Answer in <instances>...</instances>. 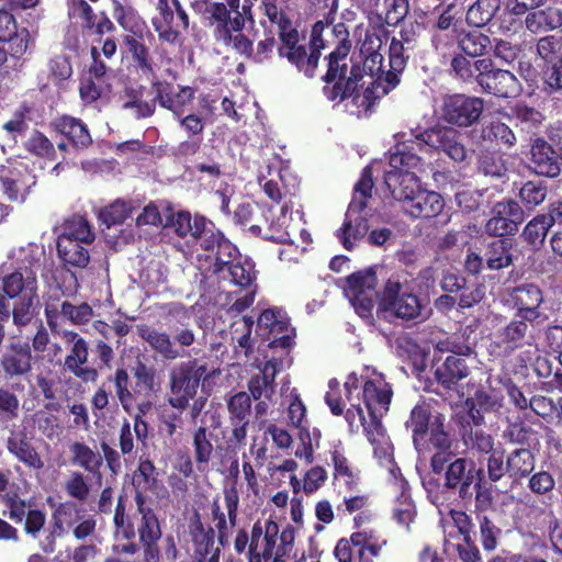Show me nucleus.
Here are the masks:
<instances>
[{"instance_id":"nucleus-1","label":"nucleus","mask_w":562,"mask_h":562,"mask_svg":"<svg viewBox=\"0 0 562 562\" xmlns=\"http://www.w3.org/2000/svg\"><path fill=\"white\" fill-rule=\"evenodd\" d=\"M383 41L376 33H366L358 54L349 57L350 50L334 48L325 56L326 72L321 77L322 92L328 101L344 102L351 99L357 102L364 77L371 81L382 70Z\"/></svg>"},{"instance_id":"nucleus-2","label":"nucleus","mask_w":562,"mask_h":562,"mask_svg":"<svg viewBox=\"0 0 562 562\" xmlns=\"http://www.w3.org/2000/svg\"><path fill=\"white\" fill-rule=\"evenodd\" d=\"M339 0H325V7L328 11L324 20L316 21L311 31L308 42L300 34L299 30L291 26L277 32L279 45L277 46L278 56L285 58L299 72L306 78L313 79L316 76L322 50L328 46V42L323 37L325 26H328L337 13Z\"/></svg>"},{"instance_id":"nucleus-3","label":"nucleus","mask_w":562,"mask_h":562,"mask_svg":"<svg viewBox=\"0 0 562 562\" xmlns=\"http://www.w3.org/2000/svg\"><path fill=\"white\" fill-rule=\"evenodd\" d=\"M429 468L430 472L422 476V484L429 502L436 506L443 505L453 495L464 503L471 502L472 485L484 471L472 459L457 453L446 458L441 468L437 469L435 464Z\"/></svg>"},{"instance_id":"nucleus-4","label":"nucleus","mask_w":562,"mask_h":562,"mask_svg":"<svg viewBox=\"0 0 562 562\" xmlns=\"http://www.w3.org/2000/svg\"><path fill=\"white\" fill-rule=\"evenodd\" d=\"M41 260L33 254H27L22 259V266L2 278L3 292L10 299L19 297L11 311L15 326H26L35 316V310L40 303L37 270Z\"/></svg>"},{"instance_id":"nucleus-5","label":"nucleus","mask_w":562,"mask_h":562,"mask_svg":"<svg viewBox=\"0 0 562 562\" xmlns=\"http://www.w3.org/2000/svg\"><path fill=\"white\" fill-rule=\"evenodd\" d=\"M139 520L135 526L136 536L113 546V552L119 557L133 558L132 562H159L160 550L158 542L162 531L159 519L153 508L146 506V497L134 496Z\"/></svg>"},{"instance_id":"nucleus-6","label":"nucleus","mask_w":562,"mask_h":562,"mask_svg":"<svg viewBox=\"0 0 562 562\" xmlns=\"http://www.w3.org/2000/svg\"><path fill=\"white\" fill-rule=\"evenodd\" d=\"M220 374V370L205 358H192L180 362L169 374L170 395L168 404L176 409L189 407L198 394L200 384L204 389L209 380Z\"/></svg>"},{"instance_id":"nucleus-7","label":"nucleus","mask_w":562,"mask_h":562,"mask_svg":"<svg viewBox=\"0 0 562 562\" xmlns=\"http://www.w3.org/2000/svg\"><path fill=\"white\" fill-rule=\"evenodd\" d=\"M131 372L134 380L131 389L130 373L124 367H117L106 378V381L113 384L115 397L125 412H130L136 398H153L161 390L160 376L154 366L147 364L137 358Z\"/></svg>"},{"instance_id":"nucleus-8","label":"nucleus","mask_w":562,"mask_h":562,"mask_svg":"<svg viewBox=\"0 0 562 562\" xmlns=\"http://www.w3.org/2000/svg\"><path fill=\"white\" fill-rule=\"evenodd\" d=\"M250 8L243 5V11L228 9L222 2H212L200 10V14L204 26L211 32L213 40L225 46H231L233 49L238 43V40L244 35L243 30L246 25V15Z\"/></svg>"},{"instance_id":"nucleus-9","label":"nucleus","mask_w":562,"mask_h":562,"mask_svg":"<svg viewBox=\"0 0 562 562\" xmlns=\"http://www.w3.org/2000/svg\"><path fill=\"white\" fill-rule=\"evenodd\" d=\"M384 58L382 59V61ZM408 60V55H405V46L402 41L392 37L389 46V69L379 71L372 81L369 82L362 94L361 105L369 110L374 103L386 95L390 91L394 90L400 81L401 75L404 71Z\"/></svg>"},{"instance_id":"nucleus-10","label":"nucleus","mask_w":562,"mask_h":562,"mask_svg":"<svg viewBox=\"0 0 562 562\" xmlns=\"http://www.w3.org/2000/svg\"><path fill=\"white\" fill-rule=\"evenodd\" d=\"M380 306L395 317L420 323L428 318L427 304L415 293L404 291L398 280L389 279L380 296Z\"/></svg>"},{"instance_id":"nucleus-11","label":"nucleus","mask_w":562,"mask_h":562,"mask_svg":"<svg viewBox=\"0 0 562 562\" xmlns=\"http://www.w3.org/2000/svg\"><path fill=\"white\" fill-rule=\"evenodd\" d=\"M412 136L419 140L417 142L419 150L443 153L456 162L467 158L462 134L452 126L437 124L424 131H412Z\"/></svg>"},{"instance_id":"nucleus-12","label":"nucleus","mask_w":562,"mask_h":562,"mask_svg":"<svg viewBox=\"0 0 562 562\" xmlns=\"http://www.w3.org/2000/svg\"><path fill=\"white\" fill-rule=\"evenodd\" d=\"M376 284L373 268L353 272L345 279L344 292L360 317L371 316L375 301L380 302L381 292L375 290Z\"/></svg>"},{"instance_id":"nucleus-13","label":"nucleus","mask_w":562,"mask_h":562,"mask_svg":"<svg viewBox=\"0 0 562 562\" xmlns=\"http://www.w3.org/2000/svg\"><path fill=\"white\" fill-rule=\"evenodd\" d=\"M158 15L151 19V24L161 42L176 44L180 35L189 29V15L179 0H158Z\"/></svg>"},{"instance_id":"nucleus-14","label":"nucleus","mask_w":562,"mask_h":562,"mask_svg":"<svg viewBox=\"0 0 562 562\" xmlns=\"http://www.w3.org/2000/svg\"><path fill=\"white\" fill-rule=\"evenodd\" d=\"M0 184L3 195L10 202L23 203L36 184V176L26 162L8 160L0 167Z\"/></svg>"},{"instance_id":"nucleus-15","label":"nucleus","mask_w":562,"mask_h":562,"mask_svg":"<svg viewBox=\"0 0 562 562\" xmlns=\"http://www.w3.org/2000/svg\"><path fill=\"white\" fill-rule=\"evenodd\" d=\"M68 345L63 369L85 383H94L99 378L97 368L89 366V344L77 331L66 330L63 335Z\"/></svg>"},{"instance_id":"nucleus-16","label":"nucleus","mask_w":562,"mask_h":562,"mask_svg":"<svg viewBox=\"0 0 562 562\" xmlns=\"http://www.w3.org/2000/svg\"><path fill=\"white\" fill-rule=\"evenodd\" d=\"M196 244L204 251L205 257L213 260L212 272L220 276L225 271L226 266L239 257L237 247L217 228L212 222L201 234Z\"/></svg>"},{"instance_id":"nucleus-17","label":"nucleus","mask_w":562,"mask_h":562,"mask_svg":"<svg viewBox=\"0 0 562 562\" xmlns=\"http://www.w3.org/2000/svg\"><path fill=\"white\" fill-rule=\"evenodd\" d=\"M533 324L538 323L514 315L507 324L495 331L492 346L505 357L531 346L533 340L531 327Z\"/></svg>"},{"instance_id":"nucleus-18","label":"nucleus","mask_w":562,"mask_h":562,"mask_svg":"<svg viewBox=\"0 0 562 562\" xmlns=\"http://www.w3.org/2000/svg\"><path fill=\"white\" fill-rule=\"evenodd\" d=\"M543 292L537 284L522 283L508 290L506 304L515 311L516 316L530 322L541 323L547 316L541 311Z\"/></svg>"},{"instance_id":"nucleus-19","label":"nucleus","mask_w":562,"mask_h":562,"mask_svg":"<svg viewBox=\"0 0 562 562\" xmlns=\"http://www.w3.org/2000/svg\"><path fill=\"white\" fill-rule=\"evenodd\" d=\"M483 110L484 101L482 98L456 93L445 99L442 117L451 125L469 127L479 121Z\"/></svg>"},{"instance_id":"nucleus-20","label":"nucleus","mask_w":562,"mask_h":562,"mask_svg":"<svg viewBox=\"0 0 562 562\" xmlns=\"http://www.w3.org/2000/svg\"><path fill=\"white\" fill-rule=\"evenodd\" d=\"M393 396L390 383L382 375L367 380L362 386V400L371 419V425L379 431L382 428L381 418L387 413Z\"/></svg>"},{"instance_id":"nucleus-21","label":"nucleus","mask_w":562,"mask_h":562,"mask_svg":"<svg viewBox=\"0 0 562 562\" xmlns=\"http://www.w3.org/2000/svg\"><path fill=\"white\" fill-rule=\"evenodd\" d=\"M279 525L269 518L262 525L257 520L250 530L247 560L248 562L270 561L274 553Z\"/></svg>"},{"instance_id":"nucleus-22","label":"nucleus","mask_w":562,"mask_h":562,"mask_svg":"<svg viewBox=\"0 0 562 562\" xmlns=\"http://www.w3.org/2000/svg\"><path fill=\"white\" fill-rule=\"evenodd\" d=\"M479 87L484 93L503 99L516 98L522 90L518 78L512 71L496 67L491 58L490 66L480 77Z\"/></svg>"},{"instance_id":"nucleus-23","label":"nucleus","mask_w":562,"mask_h":562,"mask_svg":"<svg viewBox=\"0 0 562 562\" xmlns=\"http://www.w3.org/2000/svg\"><path fill=\"white\" fill-rule=\"evenodd\" d=\"M189 535L195 562H220L221 548L223 547L220 543L215 544V529L205 526L198 513L190 521Z\"/></svg>"},{"instance_id":"nucleus-24","label":"nucleus","mask_w":562,"mask_h":562,"mask_svg":"<svg viewBox=\"0 0 562 562\" xmlns=\"http://www.w3.org/2000/svg\"><path fill=\"white\" fill-rule=\"evenodd\" d=\"M224 502L226 514L222 510L217 499H214L211 504V516L215 524L217 542L222 547H226L229 542V527L233 528L237 524L239 495L235 484L224 490Z\"/></svg>"},{"instance_id":"nucleus-25","label":"nucleus","mask_w":562,"mask_h":562,"mask_svg":"<svg viewBox=\"0 0 562 562\" xmlns=\"http://www.w3.org/2000/svg\"><path fill=\"white\" fill-rule=\"evenodd\" d=\"M453 441L449 431L446 430L445 417L441 414H437L432 418L431 428L428 430V435L425 436L424 446H414L418 453L430 452L435 450L429 460V467L435 464L438 469L445 463L446 458L450 457L454 452L452 451Z\"/></svg>"},{"instance_id":"nucleus-26","label":"nucleus","mask_w":562,"mask_h":562,"mask_svg":"<svg viewBox=\"0 0 562 562\" xmlns=\"http://www.w3.org/2000/svg\"><path fill=\"white\" fill-rule=\"evenodd\" d=\"M33 356L26 341H13L0 356V368L5 379L24 376L32 371Z\"/></svg>"},{"instance_id":"nucleus-27","label":"nucleus","mask_w":562,"mask_h":562,"mask_svg":"<svg viewBox=\"0 0 562 562\" xmlns=\"http://www.w3.org/2000/svg\"><path fill=\"white\" fill-rule=\"evenodd\" d=\"M151 87L157 93L159 105L170 111L173 117L184 114L194 100L195 91L190 86H179L177 93H173V86L168 81L155 80Z\"/></svg>"},{"instance_id":"nucleus-28","label":"nucleus","mask_w":562,"mask_h":562,"mask_svg":"<svg viewBox=\"0 0 562 562\" xmlns=\"http://www.w3.org/2000/svg\"><path fill=\"white\" fill-rule=\"evenodd\" d=\"M561 157L544 138L538 137L531 144L530 168L541 177L557 178L561 173Z\"/></svg>"},{"instance_id":"nucleus-29","label":"nucleus","mask_w":562,"mask_h":562,"mask_svg":"<svg viewBox=\"0 0 562 562\" xmlns=\"http://www.w3.org/2000/svg\"><path fill=\"white\" fill-rule=\"evenodd\" d=\"M146 31H139V34L123 35V45L127 54L130 65L142 76L149 78L155 76V60L150 54L149 47L144 43Z\"/></svg>"},{"instance_id":"nucleus-30","label":"nucleus","mask_w":562,"mask_h":562,"mask_svg":"<svg viewBox=\"0 0 562 562\" xmlns=\"http://www.w3.org/2000/svg\"><path fill=\"white\" fill-rule=\"evenodd\" d=\"M282 370V356L271 357L267 360L260 372L252 375L247 383L250 398L259 401L263 396L267 400H271L276 393V376Z\"/></svg>"},{"instance_id":"nucleus-31","label":"nucleus","mask_w":562,"mask_h":562,"mask_svg":"<svg viewBox=\"0 0 562 562\" xmlns=\"http://www.w3.org/2000/svg\"><path fill=\"white\" fill-rule=\"evenodd\" d=\"M272 215L273 209L266 204L241 203L234 211V222L247 227L252 236L259 237L262 235L263 225L268 224Z\"/></svg>"},{"instance_id":"nucleus-32","label":"nucleus","mask_w":562,"mask_h":562,"mask_svg":"<svg viewBox=\"0 0 562 562\" xmlns=\"http://www.w3.org/2000/svg\"><path fill=\"white\" fill-rule=\"evenodd\" d=\"M50 127L57 134L65 136L74 148L83 149L92 144L88 126L80 119L60 115L50 122Z\"/></svg>"},{"instance_id":"nucleus-33","label":"nucleus","mask_w":562,"mask_h":562,"mask_svg":"<svg viewBox=\"0 0 562 562\" xmlns=\"http://www.w3.org/2000/svg\"><path fill=\"white\" fill-rule=\"evenodd\" d=\"M7 449L10 454L27 469L34 471L43 470L45 465L44 460L24 431L11 434L7 439Z\"/></svg>"},{"instance_id":"nucleus-34","label":"nucleus","mask_w":562,"mask_h":562,"mask_svg":"<svg viewBox=\"0 0 562 562\" xmlns=\"http://www.w3.org/2000/svg\"><path fill=\"white\" fill-rule=\"evenodd\" d=\"M443 207L445 200L441 194L423 189L406 201L404 212L413 218H434L442 212Z\"/></svg>"},{"instance_id":"nucleus-35","label":"nucleus","mask_w":562,"mask_h":562,"mask_svg":"<svg viewBox=\"0 0 562 562\" xmlns=\"http://www.w3.org/2000/svg\"><path fill=\"white\" fill-rule=\"evenodd\" d=\"M384 182L391 196L401 202L403 211H405L406 201L415 196L417 191L423 190L414 172L387 171Z\"/></svg>"},{"instance_id":"nucleus-36","label":"nucleus","mask_w":562,"mask_h":562,"mask_svg":"<svg viewBox=\"0 0 562 562\" xmlns=\"http://www.w3.org/2000/svg\"><path fill=\"white\" fill-rule=\"evenodd\" d=\"M110 3L113 19L125 32L139 34V31H146V36L151 40L154 38L146 22L138 14L130 0H110Z\"/></svg>"},{"instance_id":"nucleus-37","label":"nucleus","mask_w":562,"mask_h":562,"mask_svg":"<svg viewBox=\"0 0 562 562\" xmlns=\"http://www.w3.org/2000/svg\"><path fill=\"white\" fill-rule=\"evenodd\" d=\"M277 47V42L272 31H265V38L260 40L256 47L254 42L244 34L239 40L234 50L247 60L256 64H262L271 58L273 49Z\"/></svg>"},{"instance_id":"nucleus-38","label":"nucleus","mask_w":562,"mask_h":562,"mask_svg":"<svg viewBox=\"0 0 562 562\" xmlns=\"http://www.w3.org/2000/svg\"><path fill=\"white\" fill-rule=\"evenodd\" d=\"M367 533L353 532L350 539H340L334 550L338 562H372L371 554L367 550Z\"/></svg>"},{"instance_id":"nucleus-39","label":"nucleus","mask_w":562,"mask_h":562,"mask_svg":"<svg viewBox=\"0 0 562 562\" xmlns=\"http://www.w3.org/2000/svg\"><path fill=\"white\" fill-rule=\"evenodd\" d=\"M490 66V58H471L463 54H456L450 61V71L453 77L464 83H480V77Z\"/></svg>"},{"instance_id":"nucleus-40","label":"nucleus","mask_w":562,"mask_h":562,"mask_svg":"<svg viewBox=\"0 0 562 562\" xmlns=\"http://www.w3.org/2000/svg\"><path fill=\"white\" fill-rule=\"evenodd\" d=\"M434 374L437 383L450 391L470 374V368L463 358L448 356L442 363L436 366Z\"/></svg>"},{"instance_id":"nucleus-41","label":"nucleus","mask_w":562,"mask_h":562,"mask_svg":"<svg viewBox=\"0 0 562 562\" xmlns=\"http://www.w3.org/2000/svg\"><path fill=\"white\" fill-rule=\"evenodd\" d=\"M69 450L71 453V464L83 469L86 472L91 474L93 479L100 482L102 479V456L82 441L72 442L69 446Z\"/></svg>"},{"instance_id":"nucleus-42","label":"nucleus","mask_w":562,"mask_h":562,"mask_svg":"<svg viewBox=\"0 0 562 562\" xmlns=\"http://www.w3.org/2000/svg\"><path fill=\"white\" fill-rule=\"evenodd\" d=\"M506 461L508 479H510L513 483H521L535 471L537 458L529 448L519 447L506 454Z\"/></svg>"},{"instance_id":"nucleus-43","label":"nucleus","mask_w":562,"mask_h":562,"mask_svg":"<svg viewBox=\"0 0 562 562\" xmlns=\"http://www.w3.org/2000/svg\"><path fill=\"white\" fill-rule=\"evenodd\" d=\"M138 336L165 360L171 361L182 356V352L172 342L170 335L165 331H159L148 325H140L138 326Z\"/></svg>"},{"instance_id":"nucleus-44","label":"nucleus","mask_w":562,"mask_h":562,"mask_svg":"<svg viewBox=\"0 0 562 562\" xmlns=\"http://www.w3.org/2000/svg\"><path fill=\"white\" fill-rule=\"evenodd\" d=\"M561 25L562 9L552 5L530 11L525 19V26L532 34L552 32Z\"/></svg>"},{"instance_id":"nucleus-45","label":"nucleus","mask_w":562,"mask_h":562,"mask_svg":"<svg viewBox=\"0 0 562 562\" xmlns=\"http://www.w3.org/2000/svg\"><path fill=\"white\" fill-rule=\"evenodd\" d=\"M146 87L142 85L127 86L123 91L124 110H132L137 120L150 117L156 111L158 103L157 94L150 100H144Z\"/></svg>"},{"instance_id":"nucleus-46","label":"nucleus","mask_w":562,"mask_h":562,"mask_svg":"<svg viewBox=\"0 0 562 562\" xmlns=\"http://www.w3.org/2000/svg\"><path fill=\"white\" fill-rule=\"evenodd\" d=\"M417 142L419 140L413 136V138L405 139L396 145V151L390 157V165L394 168L393 171L412 172L411 169H415L422 164V159L417 155V151H420Z\"/></svg>"},{"instance_id":"nucleus-47","label":"nucleus","mask_w":562,"mask_h":562,"mask_svg":"<svg viewBox=\"0 0 562 562\" xmlns=\"http://www.w3.org/2000/svg\"><path fill=\"white\" fill-rule=\"evenodd\" d=\"M434 417L429 405L426 403H418L413 407L405 425L412 431L414 446L425 445V436L428 435V430L431 428Z\"/></svg>"},{"instance_id":"nucleus-48","label":"nucleus","mask_w":562,"mask_h":562,"mask_svg":"<svg viewBox=\"0 0 562 562\" xmlns=\"http://www.w3.org/2000/svg\"><path fill=\"white\" fill-rule=\"evenodd\" d=\"M91 244L68 241L65 238H57V252L65 266L85 269L90 262L88 246Z\"/></svg>"},{"instance_id":"nucleus-49","label":"nucleus","mask_w":562,"mask_h":562,"mask_svg":"<svg viewBox=\"0 0 562 562\" xmlns=\"http://www.w3.org/2000/svg\"><path fill=\"white\" fill-rule=\"evenodd\" d=\"M48 504L55 506L52 514V533L58 537L63 536L66 528L72 527L80 519V507L77 503L66 501L57 505L53 504V499L48 498Z\"/></svg>"},{"instance_id":"nucleus-50","label":"nucleus","mask_w":562,"mask_h":562,"mask_svg":"<svg viewBox=\"0 0 562 562\" xmlns=\"http://www.w3.org/2000/svg\"><path fill=\"white\" fill-rule=\"evenodd\" d=\"M369 231L368 220L357 212H347L342 226L337 231V237L347 250L353 248V240L363 238Z\"/></svg>"},{"instance_id":"nucleus-51","label":"nucleus","mask_w":562,"mask_h":562,"mask_svg":"<svg viewBox=\"0 0 562 562\" xmlns=\"http://www.w3.org/2000/svg\"><path fill=\"white\" fill-rule=\"evenodd\" d=\"M192 448L194 462L199 471H203L214 457L212 432L207 427L199 426L192 431Z\"/></svg>"},{"instance_id":"nucleus-52","label":"nucleus","mask_w":562,"mask_h":562,"mask_svg":"<svg viewBox=\"0 0 562 562\" xmlns=\"http://www.w3.org/2000/svg\"><path fill=\"white\" fill-rule=\"evenodd\" d=\"M457 44L459 54L477 59L485 56L492 46L491 37L480 31H462L457 35Z\"/></svg>"},{"instance_id":"nucleus-53","label":"nucleus","mask_w":562,"mask_h":562,"mask_svg":"<svg viewBox=\"0 0 562 562\" xmlns=\"http://www.w3.org/2000/svg\"><path fill=\"white\" fill-rule=\"evenodd\" d=\"M159 473L149 458H139L136 470L132 476L135 495L145 496L146 492L154 491L159 482Z\"/></svg>"},{"instance_id":"nucleus-54","label":"nucleus","mask_w":562,"mask_h":562,"mask_svg":"<svg viewBox=\"0 0 562 562\" xmlns=\"http://www.w3.org/2000/svg\"><path fill=\"white\" fill-rule=\"evenodd\" d=\"M513 244L504 238L491 241L485 251L484 260L491 270H501L513 263Z\"/></svg>"},{"instance_id":"nucleus-55","label":"nucleus","mask_w":562,"mask_h":562,"mask_svg":"<svg viewBox=\"0 0 562 562\" xmlns=\"http://www.w3.org/2000/svg\"><path fill=\"white\" fill-rule=\"evenodd\" d=\"M552 225L543 213L533 216L524 227L520 238L521 240L535 249H539L548 236Z\"/></svg>"},{"instance_id":"nucleus-56","label":"nucleus","mask_w":562,"mask_h":562,"mask_svg":"<svg viewBox=\"0 0 562 562\" xmlns=\"http://www.w3.org/2000/svg\"><path fill=\"white\" fill-rule=\"evenodd\" d=\"M373 186L372 168L367 166L362 169L360 178L355 184L349 212L362 213L366 210L368 200L372 196Z\"/></svg>"},{"instance_id":"nucleus-57","label":"nucleus","mask_w":562,"mask_h":562,"mask_svg":"<svg viewBox=\"0 0 562 562\" xmlns=\"http://www.w3.org/2000/svg\"><path fill=\"white\" fill-rule=\"evenodd\" d=\"M548 186L540 180H528L521 184L518 198L527 213L533 212L548 196Z\"/></svg>"},{"instance_id":"nucleus-58","label":"nucleus","mask_w":562,"mask_h":562,"mask_svg":"<svg viewBox=\"0 0 562 562\" xmlns=\"http://www.w3.org/2000/svg\"><path fill=\"white\" fill-rule=\"evenodd\" d=\"M207 224L209 222L204 216L195 215L192 218L191 214L186 211L178 212L172 223L179 237L184 238L190 235L195 241H198Z\"/></svg>"},{"instance_id":"nucleus-59","label":"nucleus","mask_w":562,"mask_h":562,"mask_svg":"<svg viewBox=\"0 0 562 562\" xmlns=\"http://www.w3.org/2000/svg\"><path fill=\"white\" fill-rule=\"evenodd\" d=\"M58 238H65L68 241L77 240L79 243L92 244L95 236L92 232L91 225L85 217L74 215L65 221L63 232Z\"/></svg>"},{"instance_id":"nucleus-60","label":"nucleus","mask_w":562,"mask_h":562,"mask_svg":"<svg viewBox=\"0 0 562 562\" xmlns=\"http://www.w3.org/2000/svg\"><path fill=\"white\" fill-rule=\"evenodd\" d=\"M453 422L459 428V435L468 432L470 429L480 428L485 419L481 409L476 407L474 400L467 398L454 416Z\"/></svg>"},{"instance_id":"nucleus-61","label":"nucleus","mask_w":562,"mask_h":562,"mask_svg":"<svg viewBox=\"0 0 562 562\" xmlns=\"http://www.w3.org/2000/svg\"><path fill=\"white\" fill-rule=\"evenodd\" d=\"M501 0H476L467 12V22L475 27L488 24L499 10Z\"/></svg>"},{"instance_id":"nucleus-62","label":"nucleus","mask_w":562,"mask_h":562,"mask_svg":"<svg viewBox=\"0 0 562 562\" xmlns=\"http://www.w3.org/2000/svg\"><path fill=\"white\" fill-rule=\"evenodd\" d=\"M225 271L228 272L231 282L239 288H250L256 280L254 262L248 259L241 261L240 256L233 259L226 266Z\"/></svg>"},{"instance_id":"nucleus-63","label":"nucleus","mask_w":562,"mask_h":562,"mask_svg":"<svg viewBox=\"0 0 562 562\" xmlns=\"http://www.w3.org/2000/svg\"><path fill=\"white\" fill-rule=\"evenodd\" d=\"M126 496L120 495L114 510L113 524L117 540H131L136 536L134 518L126 514Z\"/></svg>"},{"instance_id":"nucleus-64","label":"nucleus","mask_w":562,"mask_h":562,"mask_svg":"<svg viewBox=\"0 0 562 562\" xmlns=\"http://www.w3.org/2000/svg\"><path fill=\"white\" fill-rule=\"evenodd\" d=\"M24 148L36 157L49 161H54L56 159V150L53 142L44 133L37 130H34L24 142Z\"/></svg>"}]
</instances>
